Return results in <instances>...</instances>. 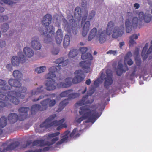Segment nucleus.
<instances>
[{
    "instance_id": "nucleus-1",
    "label": "nucleus",
    "mask_w": 152,
    "mask_h": 152,
    "mask_svg": "<svg viewBox=\"0 0 152 152\" xmlns=\"http://www.w3.org/2000/svg\"><path fill=\"white\" fill-rule=\"evenodd\" d=\"M58 66H53L49 69V72L45 76V78L51 80L48 81L45 83L46 88L48 91H52L55 89L56 86L59 88H63L69 87L66 83L60 82L56 83L54 78H56L55 73L58 72L61 69L60 66H64L67 65L68 62V60H64V58H60L57 59L55 61Z\"/></svg>"
},
{
    "instance_id": "nucleus-2",
    "label": "nucleus",
    "mask_w": 152,
    "mask_h": 152,
    "mask_svg": "<svg viewBox=\"0 0 152 152\" xmlns=\"http://www.w3.org/2000/svg\"><path fill=\"white\" fill-rule=\"evenodd\" d=\"M52 17L51 15L47 14L43 18L42 20V25L45 27V30L39 29V31L42 35H45V38L44 41L45 43L52 42L54 36L55 29L52 26L50 25L52 20Z\"/></svg>"
},
{
    "instance_id": "nucleus-3",
    "label": "nucleus",
    "mask_w": 152,
    "mask_h": 152,
    "mask_svg": "<svg viewBox=\"0 0 152 152\" xmlns=\"http://www.w3.org/2000/svg\"><path fill=\"white\" fill-rule=\"evenodd\" d=\"M24 94L15 91H8L7 93L0 94V99L5 101H0V107L10 106V104L9 101L15 104H18L20 101L18 99L23 98L25 97Z\"/></svg>"
},
{
    "instance_id": "nucleus-4",
    "label": "nucleus",
    "mask_w": 152,
    "mask_h": 152,
    "mask_svg": "<svg viewBox=\"0 0 152 152\" xmlns=\"http://www.w3.org/2000/svg\"><path fill=\"white\" fill-rule=\"evenodd\" d=\"M114 23L113 21H110L108 23L106 29V32L105 31H102V29L97 30L96 28H93L91 30L88 35V40L91 41L95 36L97 37L100 43H103L106 41V34L110 35L113 32V30L114 26Z\"/></svg>"
},
{
    "instance_id": "nucleus-5",
    "label": "nucleus",
    "mask_w": 152,
    "mask_h": 152,
    "mask_svg": "<svg viewBox=\"0 0 152 152\" xmlns=\"http://www.w3.org/2000/svg\"><path fill=\"white\" fill-rule=\"evenodd\" d=\"M8 83L9 85H7L6 81L2 79H0V86H3L2 87H0V94L7 93L4 91L10 90L12 87L16 88L15 91L21 94L25 93L26 91V88L21 87V83L16 80L10 79L9 80Z\"/></svg>"
},
{
    "instance_id": "nucleus-6",
    "label": "nucleus",
    "mask_w": 152,
    "mask_h": 152,
    "mask_svg": "<svg viewBox=\"0 0 152 152\" xmlns=\"http://www.w3.org/2000/svg\"><path fill=\"white\" fill-rule=\"evenodd\" d=\"M80 109L79 113L82 116L76 120V122L79 124L86 119H88L86 122H92L93 123L99 116L98 115V113L94 110L91 111L89 108L86 106L80 107Z\"/></svg>"
},
{
    "instance_id": "nucleus-7",
    "label": "nucleus",
    "mask_w": 152,
    "mask_h": 152,
    "mask_svg": "<svg viewBox=\"0 0 152 152\" xmlns=\"http://www.w3.org/2000/svg\"><path fill=\"white\" fill-rule=\"evenodd\" d=\"M80 50L81 52V58L83 60H86L83 61L79 63L80 65L84 70V72L88 73L90 71V66L91 61L93 59V58L91 54L89 53H85L88 50V48L86 47H81Z\"/></svg>"
},
{
    "instance_id": "nucleus-8",
    "label": "nucleus",
    "mask_w": 152,
    "mask_h": 152,
    "mask_svg": "<svg viewBox=\"0 0 152 152\" xmlns=\"http://www.w3.org/2000/svg\"><path fill=\"white\" fill-rule=\"evenodd\" d=\"M56 117V114L52 115L46 119L45 121L40 125V127H45L47 128L52 126H58L56 129L59 130L61 128H66L67 127L66 125L65 124H63L65 120L63 118L58 121L57 120L53 121V120Z\"/></svg>"
},
{
    "instance_id": "nucleus-9",
    "label": "nucleus",
    "mask_w": 152,
    "mask_h": 152,
    "mask_svg": "<svg viewBox=\"0 0 152 152\" xmlns=\"http://www.w3.org/2000/svg\"><path fill=\"white\" fill-rule=\"evenodd\" d=\"M29 110L28 107H21L18 110L20 115L19 116L14 113L9 114L8 119L10 123L11 124L14 123L18 120L20 121L24 120L27 118V113Z\"/></svg>"
},
{
    "instance_id": "nucleus-10",
    "label": "nucleus",
    "mask_w": 152,
    "mask_h": 152,
    "mask_svg": "<svg viewBox=\"0 0 152 152\" xmlns=\"http://www.w3.org/2000/svg\"><path fill=\"white\" fill-rule=\"evenodd\" d=\"M69 16L71 18L69 22L65 18L62 19L63 25L65 30L69 33H71L72 31L74 34H77V27L75 21L73 19V16L71 15Z\"/></svg>"
},
{
    "instance_id": "nucleus-11",
    "label": "nucleus",
    "mask_w": 152,
    "mask_h": 152,
    "mask_svg": "<svg viewBox=\"0 0 152 152\" xmlns=\"http://www.w3.org/2000/svg\"><path fill=\"white\" fill-rule=\"evenodd\" d=\"M106 74L104 73L103 71L101 72L100 78L102 80H104V88L108 90L110 85L113 83L112 73L110 70H107L106 72Z\"/></svg>"
},
{
    "instance_id": "nucleus-12",
    "label": "nucleus",
    "mask_w": 152,
    "mask_h": 152,
    "mask_svg": "<svg viewBox=\"0 0 152 152\" xmlns=\"http://www.w3.org/2000/svg\"><path fill=\"white\" fill-rule=\"evenodd\" d=\"M71 91L69 92V98L65 99L62 101L59 104V108L57 110L58 112L61 111L69 103V100L70 99H75L76 98L79 97L80 94L78 93H73V90L70 89Z\"/></svg>"
},
{
    "instance_id": "nucleus-13",
    "label": "nucleus",
    "mask_w": 152,
    "mask_h": 152,
    "mask_svg": "<svg viewBox=\"0 0 152 152\" xmlns=\"http://www.w3.org/2000/svg\"><path fill=\"white\" fill-rule=\"evenodd\" d=\"M22 53V52H20L18 55H19V58L17 56H13L12 58V63L14 66H18L20 62L23 63L26 61V57L23 55H20Z\"/></svg>"
},
{
    "instance_id": "nucleus-14",
    "label": "nucleus",
    "mask_w": 152,
    "mask_h": 152,
    "mask_svg": "<svg viewBox=\"0 0 152 152\" xmlns=\"http://www.w3.org/2000/svg\"><path fill=\"white\" fill-rule=\"evenodd\" d=\"M133 16V13L131 12H129L126 15V20L125 21V26L126 31L127 33H130L132 30L131 19Z\"/></svg>"
},
{
    "instance_id": "nucleus-15",
    "label": "nucleus",
    "mask_w": 152,
    "mask_h": 152,
    "mask_svg": "<svg viewBox=\"0 0 152 152\" xmlns=\"http://www.w3.org/2000/svg\"><path fill=\"white\" fill-rule=\"evenodd\" d=\"M89 96L88 95L84 96L82 99L78 101L75 104V105L80 106L86 104H91L92 103L94 99H91L89 98Z\"/></svg>"
},
{
    "instance_id": "nucleus-16",
    "label": "nucleus",
    "mask_w": 152,
    "mask_h": 152,
    "mask_svg": "<svg viewBox=\"0 0 152 152\" xmlns=\"http://www.w3.org/2000/svg\"><path fill=\"white\" fill-rule=\"evenodd\" d=\"M60 134L59 132H57L54 133L49 134L48 135V137L51 139L50 142L47 141L46 142L45 145L48 146H51L54 144L59 139V137L58 136Z\"/></svg>"
},
{
    "instance_id": "nucleus-17",
    "label": "nucleus",
    "mask_w": 152,
    "mask_h": 152,
    "mask_svg": "<svg viewBox=\"0 0 152 152\" xmlns=\"http://www.w3.org/2000/svg\"><path fill=\"white\" fill-rule=\"evenodd\" d=\"M75 75H77L75 76L72 79V82L73 83H78L84 80V78L82 77V75H84L83 72L81 70H78L75 71Z\"/></svg>"
},
{
    "instance_id": "nucleus-18",
    "label": "nucleus",
    "mask_w": 152,
    "mask_h": 152,
    "mask_svg": "<svg viewBox=\"0 0 152 152\" xmlns=\"http://www.w3.org/2000/svg\"><path fill=\"white\" fill-rule=\"evenodd\" d=\"M124 25L118 27L115 26L114 28L112 35V37L114 38H117L121 36L124 33Z\"/></svg>"
},
{
    "instance_id": "nucleus-19",
    "label": "nucleus",
    "mask_w": 152,
    "mask_h": 152,
    "mask_svg": "<svg viewBox=\"0 0 152 152\" xmlns=\"http://www.w3.org/2000/svg\"><path fill=\"white\" fill-rule=\"evenodd\" d=\"M56 103L55 100H51L49 98H47L44 100L40 102L41 104H43V106L44 107V109L45 110L48 107V105L49 107H53L54 106Z\"/></svg>"
},
{
    "instance_id": "nucleus-20",
    "label": "nucleus",
    "mask_w": 152,
    "mask_h": 152,
    "mask_svg": "<svg viewBox=\"0 0 152 152\" xmlns=\"http://www.w3.org/2000/svg\"><path fill=\"white\" fill-rule=\"evenodd\" d=\"M32 40L31 42V47L35 50H40L42 47V45L40 42L39 41V38L37 37H34L32 38Z\"/></svg>"
},
{
    "instance_id": "nucleus-21",
    "label": "nucleus",
    "mask_w": 152,
    "mask_h": 152,
    "mask_svg": "<svg viewBox=\"0 0 152 152\" xmlns=\"http://www.w3.org/2000/svg\"><path fill=\"white\" fill-rule=\"evenodd\" d=\"M70 133V131L66 130L65 131L63 134V135L61 136V139L56 143V146L67 142L69 137V135Z\"/></svg>"
},
{
    "instance_id": "nucleus-22",
    "label": "nucleus",
    "mask_w": 152,
    "mask_h": 152,
    "mask_svg": "<svg viewBox=\"0 0 152 152\" xmlns=\"http://www.w3.org/2000/svg\"><path fill=\"white\" fill-rule=\"evenodd\" d=\"M20 145V142L18 141H15L8 146L6 148H4L2 150L0 148V152H5L6 151L12 150L15 149Z\"/></svg>"
},
{
    "instance_id": "nucleus-23",
    "label": "nucleus",
    "mask_w": 152,
    "mask_h": 152,
    "mask_svg": "<svg viewBox=\"0 0 152 152\" xmlns=\"http://www.w3.org/2000/svg\"><path fill=\"white\" fill-rule=\"evenodd\" d=\"M42 104H41V106L39 104H34L32 106L31 110V114L34 115L38 111L45 110Z\"/></svg>"
},
{
    "instance_id": "nucleus-24",
    "label": "nucleus",
    "mask_w": 152,
    "mask_h": 152,
    "mask_svg": "<svg viewBox=\"0 0 152 152\" xmlns=\"http://www.w3.org/2000/svg\"><path fill=\"white\" fill-rule=\"evenodd\" d=\"M63 37L62 30L58 29L56 33V40L58 44H60L62 42Z\"/></svg>"
},
{
    "instance_id": "nucleus-25",
    "label": "nucleus",
    "mask_w": 152,
    "mask_h": 152,
    "mask_svg": "<svg viewBox=\"0 0 152 152\" xmlns=\"http://www.w3.org/2000/svg\"><path fill=\"white\" fill-rule=\"evenodd\" d=\"M7 124V119L5 116H3L0 118V135L3 133L2 128Z\"/></svg>"
},
{
    "instance_id": "nucleus-26",
    "label": "nucleus",
    "mask_w": 152,
    "mask_h": 152,
    "mask_svg": "<svg viewBox=\"0 0 152 152\" xmlns=\"http://www.w3.org/2000/svg\"><path fill=\"white\" fill-rule=\"evenodd\" d=\"M3 3H4L9 5H12L13 4L17 3V2L13 1L12 0H0V5H2ZM4 11L3 7H0V12L2 13Z\"/></svg>"
},
{
    "instance_id": "nucleus-27",
    "label": "nucleus",
    "mask_w": 152,
    "mask_h": 152,
    "mask_svg": "<svg viewBox=\"0 0 152 152\" xmlns=\"http://www.w3.org/2000/svg\"><path fill=\"white\" fill-rule=\"evenodd\" d=\"M75 17L79 21L82 18V10L79 7H77L75 10Z\"/></svg>"
},
{
    "instance_id": "nucleus-28",
    "label": "nucleus",
    "mask_w": 152,
    "mask_h": 152,
    "mask_svg": "<svg viewBox=\"0 0 152 152\" xmlns=\"http://www.w3.org/2000/svg\"><path fill=\"white\" fill-rule=\"evenodd\" d=\"M90 26V24L89 21H87L85 22L83 28L82 34L83 37H85L87 35L89 31Z\"/></svg>"
},
{
    "instance_id": "nucleus-29",
    "label": "nucleus",
    "mask_w": 152,
    "mask_h": 152,
    "mask_svg": "<svg viewBox=\"0 0 152 152\" xmlns=\"http://www.w3.org/2000/svg\"><path fill=\"white\" fill-rule=\"evenodd\" d=\"M13 75L16 79H15V80H16L18 82L21 83L19 80H21L23 75L22 73L19 71L18 70H14L13 73ZM13 79L14 80V79Z\"/></svg>"
},
{
    "instance_id": "nucleus-30",
    "label": "nucleus",
    "mask_w": 152,
    "mask_h": 152,
    "mask_svg": "<svg viewBox=\"0 0 152 152\" xmlns=\"http://www.w3.org/2000/svg\"><path fill=\"white\" fill-rule=\"evenodd\" d=\"M23 52L26 56L28 57H31L34 55V52L30 48L25 47L23 49Z\"/></svg>"
},
{
    "instance_id": "nucleus-31",
    "label": "nucleus",
    "mask_w": 152,
    "mask_h": 152,
    "mask_svg": "<svg viewBox=\"0 0 152 152\" xmlns=\"http://www.w3.org/2000/svg\"><path fill=\"white\" fill-rule=\"evenodd\" d=\"M44 88L43 86H41L40 87L38 88L35 89L32 91L31 94L32 95H37L40 93L44 92Z\"/></svg>"
},
{
    "instance_id": "nucleus-32",
    "label": "nucleus",
    "mask_w": 152,
    "mask_h": 152,
    "mask_svg": "<svg viewBox=\"0 0 152 152\" xmlns=\"http://www.w3.org/2000/svg\"><path fill=\"white\" fill-rule=\"evenodd\" d=\"M138 35L135 34L132 35L130 37V40L129 42L130 47H132L134 45L136 44V42L134 39H138Z\"/></svg>"
},
{
    "instance_id": "nucleus-33",
    "label": "nucleus",
    "mask_w": 152,
    "mask_h": 152,
    "mask_svg": "<svg viewBox=\"0 0 152 152\" xmlns=\"http://www.w3.org/2000/svg\"><path fill=\"white\" fill-rule=\"evenodd\" d=\"M148 45V43H146L143 48L141 56L142 57H143V59L144 60H146L148 57V55L147 53H146V52L147 50Z\"/></svg>"
},
{
    "instance_id": "nucleus-34",
    "label": "nucleus",
    "mask_w": 152,
    "mask_h": 152,
    "mask_svg": "<svg viewBox=\"0 0 152 152\" xmlns=\"http://www.w3.org/2000/svg\"><path fill=\"white\" fill-rule=\"evenodd\" d=\"M70 37L68 35H66L64 37L63 46L64 48H66L70 44Z\"/></svg>"
},
{
    "instance_id": "nucleus-35",
    "label": "nucleus",
    "mask_w": 152,
    "mask_h": 152,
    "mask_svg": "<svg viewBox=\"0 0 152 152\" xmlns=\"http://www.w3.org/2000/svg\"><path fill=\"white\" fill-rule=\"evenodd\" d=\"M77 54V49H73L70 50L68 54V56L70 58H73L76 56Z\"/></svg>"
},
{
    "instance_id": "nucleus-36",
    "label": "nucleus",
    "mask_w": 152,
    "mask_h": 152,
    "mask_svg": "<svg viewBox=\"0 0 152 152\" xmlns=\"http://www.w3.org/2000/svg\"><path fill=\"white\" fill-rule=\"evenodd\" d=\"M77 128H75L73 130L72 133L70 134V137L71 138H73L75 139L80 136V134L79 133H77L75 135L77 131Z\"/></svg>"
},
{
    "instance_id": "nucleus-37",
    "label": "nucleus",
    "mask_w": 152,
    "mask_h": 152,
    "mask_svg": "<svg viewBox=\"0 0 152 152\" xmlns=\"http://www.w3.org/2000/svg\"><path fill=\"white\" fill-rule=\"evenodd\" d=\"M152 19V16L150 14L145 13L144 17L143 19L145 22L148 23L151 21Z\"/></svg>"
},
{
    "instance_id": "nucleus-38",
    "label": "nucleus",
    "mask_w": 152,
    "mask_h": 152,
    "mask_svg": "<svg viewBox=\"0 0 152 152\" xmlns=\"http://www.w3.org/2000/svg\"><path fill=\"white\" fill-rule=\"evenodd\" d=\"M138 21L139 19L137 17H133L132 23H131L132 28V26L133 27H137L138 26Z\"/></svg>"
},
{
    "instance_id": "nucleus-39",
    "label": "nucleus",
    "mask_w": 152,
    "mask_h": 152,
    "mask_svg": "<svg viewBox=\"0 0 152 152\" xmlns=\"http://www.w3.org/2000/svg\"><path fill=\"white\" fill-rule=\"evenodd\" d=\"M117 69L124 71V72H125L126 71L128 70L129 69L127 65L125 66L123 68V64L120 63L118 65Z\"/></svg>"
},
{
    "instance_id": "nucleus-40",
    "label": "nucleus",
    "mask_w": 152,
    "mask_h": 152,
    "mask_svg": "<svg viewBox=\"0 0 152 152\" xmlns=\"http://www.w3.org/2000/svg\"><path fill=\"white\" fill-rule=\"evenodd\" d=\"M46 69L45 66H41L40 67L36 68L35 69V72L38 73H40L45 71Z\"/></svg>"
},
{
    "instance_id": "nucleus-41",
    "label": "nucleus",
    "mask_w": 152,
    "mask_h": 152,
    "mask_svg": "<svg viewBox=\"0 0 152 152\" xmlns=\"http://www.w3.org/2000/svg\"><path fill=\"white\" fill-rule=\"evenodd\" d=\"M70 91H71L70 89L62 92L60 94V96L62 97H67L69 98V92Z\"/></svg>"
},
{
    "instance_id": "nucleus-42",
    "label": "nucleus",
    "mask_w": 152,
    "mask_h": 152,
    "mask_svg": "<svg viewBox=\"0 0 152 152\" xmlns=\"http://www.w3.org/2000/svg\"><path fill=\"white\" fill-rule=\"evenodd\" d=\"M9 28V25L7 23H4L2 25L1 29L3 32H5Z\"/></svg>"
},
{
    "instance_id": "nucleus-43",
    "label": "nucleus",
    "mask_w": 152,
    "mask_h": 152,
    "mask_svg": "<svg viewBox=\"0 0 152 152\" xmlns=\"http://www.w3.org/2000/svg\"><path fill=\"white\" fill-rule=\"evenodd\" d=\"M88 14V10H85L84 12V15L83 17L82 18V21L81 24H82L83 22H84L86 19L87 15Z\"/></svg>"
},
{
    "instance_id": "nucleus-44",
    "label": "nucleus",
    "mask_w": 152,
    "mask_h": 152,
    "mask_svg": "<svg viewBox=\"0 0 152 152\" xmlns=\"http://www.w3.org/2000/svg\"><path fill=\"white\" fill-rule=\"evenodd\" d=\"M118 53V51L117 50H110L106 52L107 54H110L113 55V56H116Z\"/></svg>"
},
{
    "instance_id": "nucleus-45",
    "label": "nucleus",
    "mask_w": 152,
    "mask_h": 152,
    "mask_svg": "<svg viewBox=\"0 0 152 152\" xmlns=\"http://www.w3.org/2000/svg\"><path fill=\"white\" fill-rule=\"evenodd\" d=\"M38 140V145L41 147L43 146H47L45 144L46 142L44 143V140Z\"/></svg>"
},
{
    "instance_id": "nucleus-46",
    "label": "nucleus",
    "mask_w": 152,
    "mask_h": 152,
    "mask_svg": "<svg viewBox=\"0 0 152 152\" xmlns=\"http://www.w3.org/2000/svg\"><path fill=\"white\" fill-rule=\"evenodd\" d=\"M95 15V12L94 10H92L91 11L89 14V15L88 17V19L91 20L92 19Z\"/></svg>"
},
{
    "instance_id": "nucleus-47",
    "label": "nucleus",
    "mask_w": 152,
    "mask_h": 152,
    "mask_svg": "<svg viewBox=\"0 0 152 152\" xmlns=\"http://www.w3.org/2000/svg\"><path fill=\"white\" fill-rule=\"evenodd\" d=\"M72 79L71 77H68L65 79V82L69 86H70L72 84Z\"/></svg>"
},
{
    "instance_id": "nucleus-48",
    "label": "nucleus",
    "mask_w": 152,
    "mask_h": 152,
    "mask_svg": "<svg viewBox=\"0 0 152 152\" xmlns=\"http://www.w3.org/2000/svg\"><path fill=\"white\" fill-rule=\"evenodd\" d=\"M8 19V17L6 15L1 16L0 18V21L1 22H4L7 20Z\"/></svg>"
},
{
    "instance_id": "nucleus-49",
    "label": "nucleus",
    "mask_w": 152,
    "mask_h": 152,
    "mask_svg": "<svg viewBox=\"0 0 152 152\" xmlns=\"http://www.w3.org/2000/svg\"><path fill=\"white\" fill-rule=\"evenodd\" d=\"M136 72V69H135L130 74L129 76V79L131 80H132L133 77L134 76Z\"/></svg>"
},
{
    "instance_id": "nucleus-50",
    "label": "nucleus",
    "mask_w": 152,
    "mask_h": 152,
    "mask_svg": "<svg viewBox=\"0 0 152 152\" xmlns=\"http://www.w3.org/2000/svg\"><path fill=\"white\" fill-rule=\"evenodd\" d=\"M100 80L99 78H98L97 80L94 81V84L96 87H98L99 86L100 83Z\"/></svg>"
},
{
    "instance_id": "nucleus-51",
    "label": "nucleus",
    "mask_w": 152,
    "mask_h": 152,
    "mask_svg": "<svg viewBox=\"0 0 152 152\" xmlns=\"http://www.w3.org/2000/svg\"><path fill=\"white\" fill-rule=\"evenodd\" d=\"M59 52V50L58 48L53 49L52 51V53L54 55L57 54Z\"/></svg>"
},
{
    "instance_id": "nucleus-52",
    "label": "nucleus",
    "mask_w": 152,
    "mask_h": 152,
    "mask_svg": "<svg viewBox=\"0 0 152 152\" xmlns=\"http://www.w3.org/2000/svg\"><path fill=\"white\" fill-rule=\"evenodd\" d=\"M138 15L140 19L142 20L144 18L145 14H144L143 12H141L139 13Z\"/></svg>"
},
{
    "instance_id": "nucleus-53",
    "label": "nucleus",
    "mask_w": 152,
    "mask_h": 152,
    "mask_svg": "<svg viewBox=\"0 0 152 152\" xmlns=\"http://www.w3.org/2000/svg\"><path fill=\"white\" fill-rule=\"evenodd\" d=\"M44 98L43 95H40L37 99H32L33 102H36Z\"/></svg>"
},
{
    "instance_id": "nucleus-54",
    "label": "nucleus",
    "mask_w": 152,
    "mask_h": 152,
    "mask_svg": "<svg viewBox=\"0 0 152 152\" xmlns=\"http://www.w3.org/2000/svg\"><path fill=\"white\" fill-rule=\"evenodd\" d=\"M113 91L112 90H109L107 92L105 93V96L106 97L108 96L111 93L114 92L115 91Z\"/></svg>"
},
{
    "instance_id": "nucleus-55",
    "label": "nucleus",
    "mask_w": 152,
    "mask_h": 152,
    "mask_svg": "<svg viewBox=\"0 0 152 152\" xmlns=\"http://www.w3.org/2000/svg\"><path fill=\"white\" fill-rule=\"evenodd\" d=\"M123 72H124V71L120 70L117 69L116 71V74L118 76H121Z\"/></svg>"
},
{
    "instance_id": "nucleus-56",
    "label": "nucleus",
    "mask_w": 152,
    "mask_h": 152,
    "mask_svg": "<svg viewBox=\"0 0 152 152\" xmlns=\"http://www.w3.org/2000/svg\"><path fill=\"white\" fill-rule=\"evenodd\" d=\"M6 45L5 42L4 41L1 40L0 41V47L1 48L4 47Z\"/></svg>"
},
{
    "instance_id": "nucleus-57",
    "label": "nucleus",
    "mask_w": 152,
    "mask_h": 152,
    "mask_svg": "<svg viewBox=\"0 0 152 152\" xmlns=\"http://www.w3.org/2000/svg\"><path fill=\"white\" fill-rule=\"evenodd\" d=\"M51 148V147H50V146H48V147H45L42 149V151L45 152L48 151Z\"/></svg>"
},
{
    "instance_id": "nucleus-58",
    "label": "nucleus",
    "mask_w": 152,
    "mask_h": 152,
    "mask_svg": "<svg viewBox=\"0 0 152 152\" xmlns=\"http://www.w3.org/2000/svg\"><path fill=\"white\" fill-rule=\"evenodd\" d=\"M38 140H36L32 142V145L33 146L38 145Z\"/></svg>"
},
{
    "instance_id": "nucleus-59",
    "label": "nucleus",
    "mask_w": 152,
    "mask_h": 152,
    "mask_svg": "<svg viewBox=\"0 0 152 152\" xmlns=\"http://www.w3.org/2000/svg\"><path fill=\"white\" fill-rule=\"evenodd\" d=\"M152 52V45L150 46L147 52V53L148 54V55L151 53Z\"/></svg>"
},
{
    "instance_id": "nucleus-60",
    "label": "nucleus",
    "mask_w": 152,
    "mask_h": 152,
    "mask_svg": "<svg viewBox=\"0 0 152 152\" xmlns=\"http://www.w3.org/2000/svg\"><path fill=\"white\" fill-rule=\"evenodd\" d=\"M6 68L10 71L12 70L11 65L10 64H7L6 66Z\"/></svg>"
},
{
    "instance_id": "nucleus-61",
    "label": "nucleus",
    "mask_w": 152,
    "mask_h": 152,
    "mask_svg": "<svg viewBox=\"0 0 152 152\" xmlns=\"http://www.w3.org/2000/svg\"><path fill=\"white\" fill-rule=\"evenodd\" d=\"M32 143V142L31 141L29 140V141H28L26 142V147H27L30 145Z\"/></svg>"
},
{
    "instance_id": "nucleus-62",
    "label": "nucleus",
    "mask_w": 152,
    "mask_h": 152,
    "mask_svg": "<svg viewBox=\"0 0 152 152\" xmlns=\"http://www.w3.org/2000/svg\"><path fill=\"white\" fill-rule=\"evenodd\" d=\"M133 63V61L131 59L129 60L127 62L128 64L130 66L132 65Z\"/></svg>"
},
{
    "instance_id": "nucleus-63",
    "label": "nucleus",
    "mask_w": 152,
    "mask_h": 152,
    "mask_svg": "<svg viewBox=\"0 0 152 152\" xmlns=\"http://www.w3.org/2000/svg\"><path fill=\"white\" fill-rule=\"evenodd\" d=\"M141 63V61L140 59L137 60L136 62V64L137 66H140Z\"/></svg>"
},
{
    "instance_id": "nucleus-64",
    "label": "nucleus",
    "mask_w": 152,
    "mask_h": 152,
    "mask_svg": "<svg viewBox=\"0 0 152 152\" xmlns=\"http://www.w3.org/2000/svg\"><path fill=\"white\" fill-rule=\"evenodd\" d=\"M134 6L136 9H138L140 7V5L139 4L136 3L134 4Z\"/></svg>"
}]
</instances>
